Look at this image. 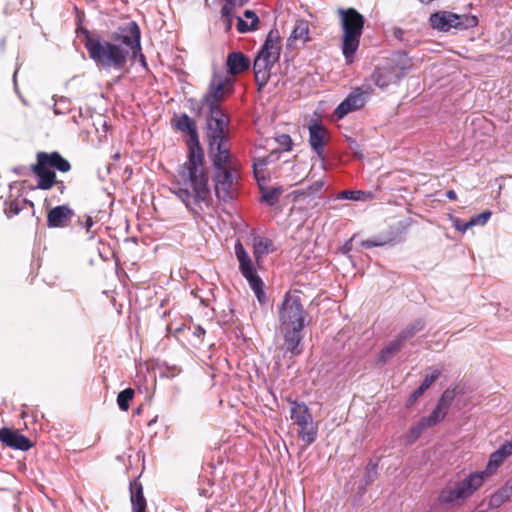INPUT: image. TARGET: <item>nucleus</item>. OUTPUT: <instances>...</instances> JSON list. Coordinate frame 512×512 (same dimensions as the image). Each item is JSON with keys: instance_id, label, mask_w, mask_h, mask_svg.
I'll use <instances>...</instances> for the list:
<instances>
[{"instance_id": "nucleus-50", "label": "nucleus", "mask_w": 512, "mask_h": 512, "mask_svg": "<svg viewBox=\"0 0 512 512\" xmlns=\"http://www.w3.org/2000/svg\"><path fill=\"white\" fill-rule=\"evenodd\" d=\"M224 5H229L230 8L235 9L236 7H241L246 4L249 0H224Z\"/></svg>"}, {"instance_id": "nucleus-10", "label": "nucleus", "mask_w": 512, "mask_h": 512, "mask_svg": "<svg viewBox=\"0 0 512 512\" xmlns=\"http://www.w3.org/2000/svg\"><path fill=\"white\" fill-rule=\"evenodd\" d=\"M412 64L405 54L398 56L386 66L377 68L372 74V80L379 88H385L391 84L397 83L406 71L411 68Z\"/></svg>"}, {"instance_id": "nucleus-38", "label": "nucleus", "mask_w": 512, "mask_h": 512, "mask_svg": "<svg viewBox=\"0 0 512 512\" xmlns=\"http://www.w3.org/2000/svg\"><path fill=\"white\" fill-rule=\"evenodd\" d=\"M365 195V193L361 190H355V191H352V190H344L342 192H340L338 194V198L339 199H346V200H354V201H358V200H363V196Z\"/></svg>"}, {"instance_id": "nucleus-48", "label": "nucleus", "mask_w": 512, "mask_h": 512, "mask_svg": "<svg viewBox=\"0 0 512 512\" xmlns=\"http://www.w3.org/2000/svg\"><path fill=\"white\" fill-rule=\"evenodd\" d=\"M424 393L423 389H420L419 387L409 396L407 400V405L412 406L420 396Z\"/></svg>"}, {"instance_id": "nucleus-8", "label": "nucleus", "mask_w": 512, "mask_h": 512, "mask_svg": "<svg viewBox=\"0 0 512 512\" xmlns=\"http://www.w3.org/2000/svg\"><path fill=\"white\" fill-rule=\"evenodd\" d=\"M290 416L298 426V437L306 444L315 442L318 435V424L314 421L310 409L304 402H291Z\"/></svg>"}, {"instance_id": "nucleus-46", "label": "nucleus", "mask_w": 512, "mask_h": 512, "mask_svg": "<svg viewBox=\"0 0 512 512\" xmlns=\"http://www.w3.org/2000/svg\"><path fill=\"white\" fill-rule=\"evenodd\" d=\"M497 450L506 459L507 457L512 455V440L503 443Z\"/></svg>"}, {"instance_id": "nucleus-42", "label": "nucleus", "mask_w": 512, "mask_h": 512, "mask_svg": "<svg viewBox=\"0 0 512 512\" xmlns=\"http://www.w3.org/2000/svg\"><path fill=\"white\" fill-rule=\"evenodd\" d=\"M235 255L238 262H242L243 260L250 258L240 241H237L235 244Z\"/></svg>"}, {"instance_id": "nucleus-32", "label": "nucleus", "mask_w": 512, "mask_h": 512, "mask_svg": "<svg viewBox=\"0 0 512 512\" xmlns=\"http://www.w3.org/2000/svg\"><path fill=\"white\" fill-rule=\"evenodd\" d=\"M456 396V391L454 388H447L439 398L437 405L441 409L448 412L452 402L454 401V398Z\"/></svg>"}, {"instance_id": "nucleus-25", "label": "nucleus", "mask_w": 512, "mask_h": 512, "mask_svg": "<svg viewBox=\"0 0 512 512\" xmlns=\"http://www.w3.org/2000/svg\"><path fill=\"white\" fill-rule=\"evenodd\" d=\"M243 16L250 20L248 24L241 16H236L237 24L236 28L239 33H247L250 31H255L258 28L259 17L253 10H245Z\"/></svg>"}, {"instance_id": "nucleus-33", "label": "nucleus", "mask_w": 512, "mask_h": 512, "mask_svg": "<svg viewBox=\"0 0 512 512\" xmlns=\"http://www.w3.org/2000/svg\"><path fill=\"white\" fill-rule=\"evenodd\" d=\"M238 16L235 9L230 8L229 5H223L221 8V19L225 24V30L230 31L233 25V20Z\"/></svg>"}, {"instance_id": "nucleus-19", "label": "nucleus", "mask_w": 512, "mask_h": 512, "mask_svg": "<svg viewBox=\"0 0 512 512\" xmlns=\"http://www.w3.org/2000/svg\"><path fill=\"white\" fill-rule=\"evenodd\" d=\"M33 173L38 177L37 188L49 190L56 183V174L41 163L36 162L31 166Z\"/></svg>"}, {"instance_id": "nucleus-21", "label": "nucleus", "mask_w": 512, "mask_h": 512, "mask_svg": "<svg viewBox=\"0 0 512 512\" xmlns=\"http://www.w3.org/2000/svg\"><path fill=\"white\" fill-rule=\"evenodd\" d=\"M130 502L132 512H146L147 501L144 497L143 486L137 479L130 482Z\"/></svg>"}, {"instance_id": "nucleus-47", "label": "nucleus", "mask_w": 512, "mask_h": 512, "mask_svg": "<svg viewBox=\"0 0 512 512\" xmlns=\"http://www.w3.org/2000/svg\"><path fill=\"white\" fill-rule=\"evenodd\" d=\"M325 185V182L323 179L315 181L312 185H310L307 190L309 194H313L316 192H319Z\"/></svg>"}, {"instance_id": "nucleus-39", "label": "nucleus", "mask_w": 512, "mask_h": 512, "mask_svg": "<svg viewBox=\"0 0 512 512\" xmlns=\"http://www.w3.org/2000/svg\"><path fill=\"white\" fill-rule=\"evenodd\" d=\"M377 464L369 463L366 466V471L364 475V481L366 485H369L374 482L377 477Z\"/></svg>"}, {"instance_id": "nucleus-54", "label": "nucleus", "mask_w": 512, "mask_h": 512, "mask_svg": "<svg viewBox=\"0 0 512 512\" xmlns=\"http://www.w3.org/2000/svg\"><path fill=\"white\" fill-rule=\"evenodd\" d=\"M193 334L197 337H202L204 334H205V330L200 327V326H197L193 332Z\"/></svg>"}, {"instance_id": "nucleus-41", "label": "nucleus", "mask_w": 512, "mask_h": 512, "mask_svg": "<svg viewBox=\"0 0 512 512\" xmlns=\"http://www.w3.org/2000/svg\"><path fill=\"white\" fill-rule=\"evenodd\" d=\"M440 374V370H434L430 375H426L419 388L423 389V391L425 392L436 381Z\"/></svg>"}, {"instance_id": "nucleus-17", "label": "nucleus", "mask_w": 512, "mask_h": 512, "mask_svg": "<svg viewBox=\"0 0 512 512\" xmlns=\"http://www.w3.org/2000/svg\"><path fill=\"white\" fill-rule=\"evenodd\" d=\"M74 216V211L68 205H59L52 208L47 214L49 228L67 227Z\"/></svg>"}, {"instance_id": "nucleus-22", "label": "nucleus", "mask_w": 512, "mask_h": 512, "mask_svg": "<svg viewBox=\"0 0 512 512\" xmlns=\"http://www.w3.org/2000/svg\"><path fill=\"white\" fill-rule=\"evenodd\" d=\"M326 134V129L320 124L309 127V143L319 157H323Z\"/></svg>"}, {"instance_id": "nucleus-59", "label": "nucleus", "mask_w": 512, "mask_h": 512, "mask_svg": "<svg viewBox=\"0 0 512 512\" xmlns=\"http://www.w3.org/2000/svg\"><path fill=\"white\" fill-rule=\"evenodd\" d=\"M422 3H430L432 2L433 0H420Z\"/></svg>"}, {"instance_id": "nucleus-53", "label": "nucleus", "mask_w": 512, "mask_h": 512, "mask_svg": "<svg viewBox=\"0 0 512 512\" xmlns=\"http://www.w3.org/2000/svg\"><path fill=\"white\" fill-rule=\"evenodd\" d=\"M94 225V221L90 216H87L85 219V222L83 224V227L86 229L87 233L90 232L91 227Z\"/></svg>"}, {"instance_id": "nucleus-12", "label": "nucleus", "mask_w": 512, "mask_h": 512, "mask_svg": "<svg viewBox=\"0 0 512 512\" xmlns=\"http://www.w3.org/2000/svg\"><path fill=\"white\" fill-rule=\"evenodd\" d=\"M230 120L206 121V137L208 140V153H222L230 151Z\"/></svg>"}, {"instance_id": "nucleus-40", "label": "nucleus", "mask_w": 512, "mask_h": 512, "mask_svg": "<svg viewBox=\"0 0 512 512\" xmlns=\"http://www.w3.org/2000/svg\"><path fill=\"white\" fill-rule=\"evenodd\" d=\"M427 428L428 427L426 426V424L423 423L422 419H420L419 422L415 426L411 427L409 430L410 440L415 441L416 439H418L422 432Z\"/></svg>"}, {"instance_id": "nucleus-29", "label": "nucleus", "mask_w": 512, "mask_h": 512, "mask_svg": "<svg viewBox=\"0 0 512 512\" xmlns=\"http://www.w3.org/2000/svg\"><path fill=\"white\" fill-rule=\"evenodd\" d=\"M290 39L293 41H302L303 43L309 41V24L305 20H299L296 22Z\"/></svg>"}, {"instance_id": "nucleus-5", "label": "nucleus", "mask_w": 512, "mask_h": 512, "mask_svg": "<svg viewBox=\"0 0 512 512\" xmlns=\"http://www.w3.org/2000/svg\"><path fill=\"white\" fill-rule=\"evenodd\" d=\"M338 13L343 29L342 53L346 62L351 63L359 47L364 27V17L353 8H340Z\"/></svg>"}, {"instance_id": "nucleus-37", "label": "nucleus", "mask_w": 512, "mask_h": 512, "mask_svg": "<svg viewBox=\"0 0 512 512\" xmlns=\"http://www.w3.org/2000/svg\"><path fill=\"white\" fill-rule=\"evenodd\" d=\"M26 203V200H14V201H10L9 203L6 204V208H5V213L8 217H13L17 214H19V212L22 210V206L23 204Z\"/></svg>"}, {"instance_id": "nucleus-60", "label": "nucleus", "mask_w": 512, "mask_h": 512, "mask_svg": "<svg viewBox=\"0 0 512 512\" xmlns=\"http://www.w3.org/2000/svg\"><path fill=\"white\" fill-rule=\"evenodd\" d=\"M478 512H486V511L483 510V511H478Z\"/></svg>"}, {"instance_id": "nucleus-34", "label": "nucleus", "mask_w": 512, "mask_h": 512, "mask_svg": "<svg viewBox=\"0 0 512 512\" xmlns=\"http://www.w3.org/2000/svg\"><path fill=\"white\" fill-rule=\"evenodd\" d=\"M134 396V390L132 388H126L122 390L117 396V404L122 411L129 409V402Z\"/></svg>"}, {"instance_id": "nucleus-23", "label": "nucleus", "mask_w": 512, "mask_h": 512, "mask_svg": "<svg viewBox=\"0 0 512 512\" xmlns=\"http://www.w3.org/2000/svg\"><path fill=\"white\" fill-rule=\"evenodd\" d=\"M243 277L248 281L250 288L255 293L258 301L261 304H265L266 302V295L263 290L264 283L262 279L259 277V275L256 272V269L247 270L244 272H241Z\"/></svg>"}, {"instance_id": "nucleus-36", "label": "nucleus", "mask_w": 512, "mask_h": 512, "mask_svg": "<svg viewBox=\"0 0 512 512\" xmlns=\"http://www.w3.org/2000/svg\"><path fill=\"white\" fill-rule=\"evenodd\" d=\"M280 193L281 191L278 188L267 190L262 194L261 200L269 206H273L278 202Z\"/></svg>"}, {"instance_id": "nucleus-56", "label": "nucleus", "mask_w": 512, "mask_h": 512, "mask_svg": "<svg viewBox=\"0 0 512 512\" xmlns=\"http://www.w3.org/2000/svg\"><path fill=\"white\" fill-rule=\"evenodd\" d=\"M55 184H57V185H58V189H59L60 193H63V192L65 191V186H64L63 182H61V181H60V182H57V181H56V183H55Z\"/></svg>"}, {"instance_id": "nucleus-14", "label": "nucleus", "mask_w": 512, "mask_h": 512, "mask_svg": "<svg viewBox=\"0 0 512 512\" xmlns=\"http://www.w3.org/2000/svg\"><path fill=\"white\" fill-rule=\"evenodd\" d=\"M303 330L304 328L280 327V332L284 339L286 352L291 356H298L303 352Z\"/></svg>"}, {"instance_id": "nucleus-57", "label": "nucleus", "mask_w": 512, "mask_h": 512, "mask_svg": "<svg viewBox=\"0 0 512 512\" xmlns=\"http://www.w3.org/2000/svg\"><path fill=\"white\" fill-rule=\"evenodd\" d=\"M403 33H404V32H403L401 29H397V30L395 31V36H396L397 38L401 39V36H402V34H403Z\"/></svg>"}, {"instance_id": "nucleus-28", "label": "nucleus", "mask_w": 512, "mask_h": 512, "mask_svg": "<svg viewBox=\"0 0 512 512\" xmlns=\"http://www.w3.org/2000/svg\"><path fill=\"white\" fill-rule=\"evenodd\" d=\"M254 256L258 262L264 255L273 251V242L264 237H255L253 240Z\"/></svg>"}, {"instance_id": "nucleus-20", "label": "nucleus", "mask_w": 512, "mask_h": 512, "mask_svg": "<svg viewBox=\"0 0 512 512\" xmlns=\"http://www.w3.org/2000/svg\"><path fill=\"white\" fill-rule=\"evenodd\" d=\"M226 65L229 76L237 75L250 66V59L240 51L231 52L227 56Z\"/></svg>"}, {"instance_id": "nucleus-3", "label": "nucleus", "mask_w": 512, "mask_h": 512, "mask_svg": "<svg viewBox=\"0 0 512 512\" xmlns=\"http://www.w3.org/2000/svg\"><path fill=\"white\" fill-rule=\"evenodd\" d=\"M209 157L214 168L215 192L219 199L229 201L234 198L237 189L238 170L230 151L211 153Z\"/></svg>"}, {"instance_id": "nucleus-35", "label": "nucleus", "mask_w": 512, "mask_h": 512, "mask_svg": "<svg viewBox=\"0 0 512 512\" xmlns=\"http://www.w3.org/2000/svg\"><path fill=\"white\" fill-rule=\"evenodd\" d=\"M504 460V456H502L498 450L493 452L490 456L487 468L484 471L486 472L485 477H487L494 469H497L503 463Z\"/></svg>"}, {"instance_id": "nucleus-4", "label": "nucleus", "mask_w": 512, "mask_h": 512, "mask_svg": "<svg viewBox=\"0 0 512 512\" xmlns=\"http://www.w3.org/2000/svg\"><path fill=\"white\" fill-rule=\"evenodd\" d=\"M486 472H473L464 479L450 481L441 489L437 502L447 507L461 506L484 483Z\"/></svg>"}, {"instance_id": "nucleus-7", "label": "nucleus", "mask_w": 512, "mask_h": 512, "mask_svg": "<svg viewBox=\"0 0 512 512\" xmlns=\"http://www.w3.org/2000/svg\"><path fill=\"white\" fill-rule=\"evenodd\" d=\"M300 294L298 290L288 291L285 294L278 313L280 327H305L307 312L303 307Z\"/></svg>"}, {"instance_id": "nucleus-26", "label": "nucleus", "mask_w": 512, "mask_h": 512, "mask_svg": "<svg viewBox=\"0 0 512 512\" xmlns=\"http://www.w3.org/2000/svg\"><path fill=\"white\" fill-rule=\"evenodd\" d=\"M404 343L405 342L397 335L380 351L378 361L381 364H385L402 349Z\"/></svg>"}, {"instance_id": "nucleus-2", "label": "nucleus", "mask_w": 512, "mask_h": 512, "mask_svg": "<svg viewBox=\"0 0 512 512\" xmlns=\"http://www.w3.org/2000/svg\"><path fill=\"white\" fill-rule=\"evenodd\" d=\"M204 157L188 155L181 165L173 183L172 192L195 216H201L211 204L208 176L203 166Z\"/></svg>"}, {"instance_id": "nucleus-15", "label": "nucleus", "mask_w": 512, "mask_h": 512, "mask_svg": "<svg viewBox=\"0 0 512 512\" xmlns=\"http://www.w3.org/2000/svg\"><path fill=\"white\" fill-rule=\"evenodd\" d=\"M0 442L6 447L21 451H27L32 447L29 438L19 433L17 430L7 427L0 429Z\"/></svg>"}, {"instance_id": "nucleus-11", "label": "nucleus", "mask_w": 512, "mask_h": 512, "mask_svg": "<svg viewBox=\"0 0 512 512\" xmlns=\"http://www.w3.org/2000/svg\"><path fill=\"white\" fill-rule=\"evenodd\" d=\"M234 91V80L228 74L215 71L207 90L201 99L202 104H221Z\"/></svg>"}, {"instance_id": "nucleus-6", "label": "nucleus", "mask_w": 512, "mask_h": 512, "mask_svg": "<svg viewBox=\"0 0 512 512\" xmlns=\"http://www.w3.org/2000/svg\"><path fill=\"white\" fill-rule=\"evenodd\" d=\"M280 50L278 32L270 31L253 63L255 81L259 89H262L267 84L271 75V69L279 60Z\"/></svg>"}, {"instance_id": "nucleus-24", "label": "nucleus", "mask_w": 512, "mask_h": 512, "mask_svg": "<svg viewBox=\"0 0 512 512\" xmlns=\"http://www.w3.org/2000/svg\"><path fill=\"white\" fill-rule=\"evenodd\" d=\"M512 496V479L506 481V483L493 493L489 499V508L495 509L501 507L506 503Z\"/></svg>"}, {"instance_id": "nucleus-52", "label": "nucleus", "mask_w": 512, "mask_h": 512, "mask_svg": "<svg viewBox=\"0 0 512 512\" xmlns=\"http://www.w3.org/2000/svg\"><path fill=\"white\" fill-rule=\"evenodd\" d=\"M472 226H475L474 225V222L472 220V218L465 222L463 225H456V228L459 230V231H462V232H466L469 228H471Z\"/></svg>"}, {"instance_id": "nucleus-44", "label": "nucleus", "mask_w": 512, "mask_h": 512, "mask_svg": "<svg viewBox=\"0 0 512 512\" xmlns=\"http://www.w3.org/2000/svg\"><path fill=\"white\" fill-rule=\"evenodd\" d=\"M388 240H380V239H367L362 241L361 245L365 248H372V247H381L388 243Z\"/></svg>"}, {"instance_id": "nucleus-49", "label": "nucleus", "mask_w": 512, "mask_h": 512, "mask_svg": "<svg viewBox=\"0 0 512 512\" xmlns=\"http://www.w3.org/2000/svg\"><path fill=\"white\" fill-rule=\"evenodd\" d=\"M252 269H255V267L251 261V258H248L246 260H243L242 262H239L240 272H244V271L252 270Z\"/></svg>"}, {"instance_id": "nucleus-18", "label": "nucleus", "mask_w": 512, "mask_h": 512, "mask_svg": "<svg viewBox=\"0 0 512 512\" xmlns=\"http://www.w3.org/2000/svg\"><path fill=\"white\" fill-rule=\"evenodd\" d=\"M37 162L41 163L48 169L55 168L60 172H68L71 169V165L68 160L63 158L58 152H38Z\"/></svg>"}, {"instance_id": "nucleus-51", "label": "nucleus", "mask_w": 512, "mask_h": 512, "mask_svg": "<svg viewBox=\"0 0 512 512\" xmlns=\"http://www.w3.org/2000/svg\"><path fill=\"white\" fill-rule=\"evenodd\" d=\"M129 59H131L132 61H135L136 59H139L141 64L143 66H146L145 56L142 53V48L141 47H140L139 53H135V54L134 53H130Z\"/></svg>"}, {"instance_id": "nucleus-55", "label": "nucleus", "mask_w": 512, "mask_h": 512, "mask_svg": "<svg viewBox=\"0 0 512 512\" xmlns=\"http://www.w3.org/2000/svg\"><path fill=\"white\" fill-rule=\"evenodd\" d=\"M446 196L450 200H456L457 199V194H456V192L454 190H448L446 192Z\"/></svg>"}, {"instance_id": "nucleus-45", "label": "nucleus", "mask_w": 512, "mask_h": 512, "mask_svg": "<svg viewBox=\"0 0 512 512\" xmlns=\"http://www.w3.org/2000/svg\"><path fill=\"white\" fill-rule=\"evenodd\" d=\"M277 143L285 150H290L292 139L288 134H281L276 138Z\"/></svg>"}, {"instance_id": "nucleus-43", "label": "nucleus", "mask_w": 512, "mask_h": 512, "mask_svg": "<svg viewBox=\"0 0 512 512\" xmlns=\"http://www.w3.org/2000/svg\"><path fill=\"white\" fill-rule=\"evenodd\" d=\"M492 213L489 210H486L478 215L472 217L474 225H484L487 223Z\"/></svg>"}, {"instance_id": "nucleus-9", "label": "nucleus", "mask_w": 512, "mask_h": 512, "mask_svg": "<svg viewBox=\"0 0 512 512\" xmlns=\"http://www.w3.org/2000/svg\"><path fill=\"white\" fill-rule=\"evenodd\" d=\"M432 28L441 32L450 29L467 30L478 25V17L469 14H456L449 11H438L430 16Z\"/></svg>"}, {"instance_id": "nucleus-30", "label": "nucleus", "mask_w": 512, "mask_h": 512, "mask_svg": "<svg viewBox=\"0 0 512 512\" xmlns=\"http://www.w3.org/2000/svg\"><path fill=\"white\" fill-rule=\"evenodd\" d=\"M208 108V113L206 116V121H214V120H230V117L227 111L222 107L219 103L214 104H203Z\"/></svg>"}, {"instance_id": "nucleus-31", "label": "nucleus", "mask_w": 512, "mask_h": 512, "mask_svg": "<svg viewBox=\"0 0 512 512\" xmlns=\"http://www.w3.org/2000/svg\"><path fill=\"white\" fill-rule=\"evenodd\" d=\"M447 415V411L441 409L440 407L436 406L435 409L431 412V414L427 417H422L423 423L426 424L428 428L433 427L437 425L439 422H441L445 416Z\"/></svg>"}, {"instance_id": "nucleus-16", "label": "nucleus", "mask_w": 512, "mask_h": 512, "mask_svg": "<svg viewBox=\"0 0 512 512\" xmlns=\"http://www.w3.org/2000/svg\"><path fill=\"white\" fill-rule=\"evenodd\" d=\"M365 95L360 88L353 90L335 109L337 119L344 118L348 113L358 110L365 105Z\"/></svg>"}, {"instance_id": "nucleus-13", "label": "nucleus", "mask_w": 512, "mask_h": 512, "mask_svg": "<svg viewBox=\"0 0 512 512\" xmlns=\"http://www.w3.org/2000/svg\"><path fill=\"white\" fill-rule=\"evenodd\" d=\"M172 126L183 133L188 135L186 145L188 148V155L194 154L198 157H204L202 148L199 142V134L197 130L196 121L191 118L188 114L183 113L175 115L172 119Z\"/></svg>"}, {"instance_id": "nucleus-27", "label": "nucleus", "mask_w": 512, "mask_h": 512, "mask_svg": "<svg viewBox=\"0 0 512 512\" xmlns=\"http://www.w3.org/2000/svg\"><path fill=\"white\" fill-rule=\"evenodd\" d=\"M426 326V322L424 319L419 318L414 320L413 322L407 324L399 333L398 336L404 341L407 342L412 339L416 334L421 332Z\"/></svg>"}, {"instance_id": "nucleus-58", "label": "nucleus", "mask_w": 512, "mask_h": 512, "mask_svg": "<svg viewBox=\"0 0 512 512\" xmlns=\"http://www.w3.org/2000/svg\"><path fill=\"white\" fill-rule=\"evenodd\" d=\"M254 172H255V176L258 178L259 176V171L258 169L256 168V164H254Z\"/></svg>"}, {"instance_id": "nucleus-1", "label": "nucleus", "mask_w": 512, "mask_h": 512, "mask_svg": "<svg viewBox=\"0 0 512 512\" xmlns=\"http://www.w3.org/2000/svg\"><path fill=\"white\" fill-rule=\"evenodd\" d=\"M84 46L89 57L97 67L103 69L122 70L128 62L130 53H139L140 28L135 21L119 26L111 35V41L84 29Z\"/></svg>"}]
</instances>
